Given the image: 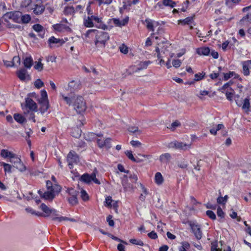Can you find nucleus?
I'll return each mask as SVG.
<instances>
[{"label": "nucleus", "instance_id": "1", "mask_svg": "<svg viewBox=\"0 0 251 251\" xmlns=\"http://www.w3.org/2000/svg\"><path fill=\"white\" fill-rule=\"evenodd\" d=\"M91 32H95L96 33V38L95 40V44L96 47H105L106 42L109 39V36L107 32L99 31L97 29H89L87 31L86 36Z\"/></svg>", "mask_w": 251, "mask_h": 251}, {"label": "nucleus", "instance_id": "2", "mask_svg": "<svg viewBox=\"0 0 251 251\" xmlns=\"http://www.w3.org/2000/svg\"><path fill=\"white\" fill-rule=\"evenodd\" d=\"M73 106L78 113H81L86 109V102L81 96H77L74 99Z\"/></svg>", "mask_w": 251, "mask_h": 251}, {"label": "nucleus", "instance_id": "3", "mask_svg": "<svg viewBox=\"0 0 251 251\" xmlns=\"http://www.w3.org/2000/svg\"><path fill=\"white\" fill-rule=\"evenodd\" d=\"M79 180L86 184H90L92 181H93L97 184H100V182L96 177V174L95 172L92 173L91 174L85 173L82 175L79 178Z\"/></svg>", "mask_w": 251, "mask_h": 251}, {"label": "nucleus", "instance_id": "4", "mask_svg": "<svg viewBox=\"0 0 251 251\" xmlns=\"http://www.w3.org/2000/svg\"><path fill=\"white\" fill-rule=\"evenodd\" d=\"M169 148H174L177 150H182L184 151H187L191 148V144H186L182 142L177 141H174L170 142L168 146Z\"/></svg>", "mask_w": 251, "mask_h": 251}, {"label": "nucleus", "instance_id": "5", "mask_svg": "<svg viewBox=\"0 0 251 251\" xmlns=\"http://www.w3.org/2000/svg\"><path fill=\"white\" fill-rule=\"evenodd\" d=\"M21 12L18 11L8 12L3 15V18L5 21H6L7 19H10L17 23H21Z\"/></svg>", "mask_w": 251, "mask_h": 251}, {"label": "nucleus", "instance_id": "6", "mask_svg": "<svg viewBox=\"0 0 251 251\" xmlns=\"http://www.w3.org/2000/svg\"><path fill=\"white\" fill-rule=\"evenodd\" d=\"M67 161L69 168L72 169L74 164H77L79 162V156L75 151H71L67 155Z\"/></svg>", "mask_w": 251, "mask_h": 251}, {"label": "nucleus", "instance_id": "7", "mask_svg": "<svg viewBox=\"0 0 251 251\" xmlns=\"http://www.w3.org/2000/svg\"><path fill=\"white\" fill-rule=\"evenodd\" d=\"M70 197L68 198V201L69 203L72 205H75L77 204L78 200L77 196L78 194V191L75 190L73 188H69L67 190Z\"/></svg>", "mask_w": 251, "mask_h": 251}, {"label": "nucleus", "instance_id": "8", "mask_svg": "<svg viewBox=\"0 0 251 251\" xmlns=\"http://www.w3.org/2000/svg\"><path fill=\"white\" fill-rule=\"evenodd\" d=\"M190 226L197 240H200L202 237V231L200 225L194 223L190 224Z\"/></svg>", "mask_w": 251, "mask_h": 251}, {"label": "nucleus", "instance_id": "9", "mask_svg": "<svg viewBox=\"0 0 251 251\" xmlns=\"http://www.w3.org/2000/svg\"><path fill=\"white\" fill-rule=\"evenodd\" d=\"M16 75L21 81L29 80L30 79V76L27 74V70L25 68H21L17 71Z\"/></svg>", "mask_w": 251, "mask_h": 251}, {"label": "nucleus", "instance_id": "10", "mask_svg": "<svg viewBox=\"0 0 251 251\" xmlns=\"http://www.w3.org/2000/svg\"><path fill=\"white\" fill-rule=\"evenodd\" d=\"M111 139L110 138H107L104 140H102L100 139H97V143L98 145V146L100 148H102L103 147L106 148L107 149H110L111 147Z\"/></svg>", "mask_w": 251, "mask_h": 251}, {"label": "nucleus", "instance_id": "11", "mask_svg": "<svg viewBox=\"0 0 251 251\" xmlns=\"http://www.w3.org/2000/svg\"><path fill=\"white\" fill-rule=\"evenodd\" d=\"M25 106L32 111H36L37 109V104L32 99L29 98L25 99Z\"/></svg>", "mask_w": 251, "mask_h": 251}, {"label": "nucleus", "instance_id": "12", "mask_svg": "<svg viewBox=\"0 0 251 251\" xmlns=\"http://www.w3.org/2000/svg\"><path fill=\"white\" fill-rule=\"evenodd\" d=\"M53 27L55 31L58 32H63L65 31L71 32L72 31L69 26L62 24H56L54 25Z\"/></svg>", "mask_w": 251, "mask_h": 251}, {"label": "nucleus", "instance_id": "13", "mask_svg": "<svg viewBox=\"0 0 251 251\" xmlns=\"http://www.w3.org/2000/svg\"><path fill=\"white\" fill-rule=\"evenodd\" d=\"M36 1L38 3L35 4L33 12L35 15H40L44 12L45 7L43 5L40 4L42 2L41 0H36Z\"/></svg>", "mask_w": 251, "mask_h": 251}, {"label": "nucleus", "instance_id": "14", "mask_svg": "<svg viewBox=\"0 0 251 251\" xmlns=\"http://www.w3.org/2000/svg\"><path fill=\"white\" fill-rule=\"evenodd\" d=\"M40 208L42 209V210L44 212V213H42L43 215H39V217H49L50 215V213L54 211V209L50 208L44 203L41 204Z\"/></svg>", "mask_w": 251, "mask_h": 251}, {"label": "nucleus", "instance_id": "15", "mask_svg": "<svg viewBox=\"0 0 251 251\" xmlns=\"http://www.w3.org/2000/svg\"><path fill=\"white\" fill-rule=\"evenodd\" d=\"M23 64L25 69H30L33 65V60L31 56L23 58Z\"/></svg>", "mask_w": 251, "mask_h": 251}, {"label": "nucleus", "instance_id": "16", "mask_svg": "<svg viewBox=\"0 0 251 251\" xmlns=\"http://www.w3.org/2000/svg\"><path fill=\"white\" fill-rule=\"evenodd\" d=\"M114 25L117 26L122 27L126 25L129 20L128 17H126L122 21H120L119 19L113 18L112 19Z\"/></svg>", "mask_w": 251, "mask_h": 251}, {"label": "nucleus", "instance_id": "17", "mask_svg": "<svg viewBox=\"0 0 251 251\" xmlns=\"http://www.w3.org/2000/svg\"><path fill=\"white\" fill-rule=\"evenodd\" d=\"M39 102L41 105L40 111L43 114L47 112L49 107V101L47 100H39Z\"/></svg>", "mask_w": 251, "mask_h": 251}, {"label": "nucleus", "instance_id": "18", "mask_svg": "<svg viewBox=\"0 0 251 251\" xmlns=\"http://www.w3.org/2000/svg\"><path fill=\"white\" fill-rule=\"evenodd\" d=\"M55 197V190L54 189H53L50 190H48V191L44 192L43 199L49 200V201H52V200Z\"/></svg>", "mask_w": 251, "mask_h": 251}, {"label": "nucleus", "instance_id": "19", "mask_svg": "<svg viewBox=\"0 0 251 251\" xmlns=\"http://www.w3.org/2000/svg\"><path fill=\"white\" fill-rule=\"evenodd\" d=\"M197 53L200 55H208L210 54V50L208 47H203L197 49Z\"/></svg>", "mask_w": 251, "mask_h": 251}, {"label": "nucleus", "instance_id": "20", "mask_svg": "<svg viewBox=\"0 0 251 251\" xmlns=\"http://www.w3.org/2000/svg\"><path fill=\"white\" fill-rule=\"evenodd\" d=\"M94 21L97 23V25H96L97 27L104 30L107 29V26L106 25L102 22L101 18H100L98 16H95L94 19Z\"/></svg>", "mask_w": 251, "mask_h": 251}, {"label": "nucleus", "instance_id": "21", "mask_svg": "<svg viewBox=\"0 0 251 251\" xmlns=\"http://www.w3.org/2000/svg\"><path fill=\"white\" fill-rule=\"evenodd\" d=\"M50 219L53 221H56L58 222H61L63 221V219H65L63 216H58V214L55 209H54V211L50 213Z\"/></svg>", "mask_w": 251, "mask_h": 251}, {"label": "nucleus", "instance_id": "22", "mask_svg": "<svg viewBox=\"0 0 251 251\" xmlns=\"http://www.w3.org/2000/svg\"><path fill=\"white\" fill-rule=\"evenodd\" d=\"M83 25L85 27H92L94 26L93 22L88 17L85 16L83 18Z\"/></svg>", "mask_w": 251, "mask_h": 251}, {"label": "nucleus", "instance_id": "23", "mask_svg": "<svg viewBox=\"0 0 251 251\" xmlns=\"http://www.w3.org/2000/svg\"><path fill=\"white\" fill-rule=\"evenodd\" d=\"M81 130L78 127L73 128L71 131V135L76 138L80 137L81 134Z\"/></svg>", "mask_w": 251, "mask_h": 251}, {"label": "nucleus", "instance_id": "24", "mask_svg": "<svg viewBox=\"0 0 251 251\" xmlns=\"http://www.w3.org/2000/svg\"><path fill=\"white\" fill-rule=\"evenodd\" d=\"M171 159V154L169 153H165L161 154L159 157V160L161 162L167 163Z\"/></svg>", "mask_w": 251, "mask_h": 251}, {"label": "nucleus", "instance_id": "25", "mask_svg": "<svg viewBox=\"0 0 251 251\" xmlns=\"http://www.w3.org/2000/svg\"><path fill=\"white\" fill-rule=\"evenodd\" d=\"M243 101L244 102L242 103L241 107L243 110L246 112H248L250 111V99L249 98H246Z\"/></svg>", "mask_w": 251, "mask_h": 251}, {"label": "nucleus", "instance_id": "26", "mask_svg": "<svg viewBox=\"0 0 251 251\" xmlns=\"http://www.w3.org/2000/svg\"><path fill=\"white\" fill-rule=\"evenodd\" d=\"M48 43L49 44H59L60 45H62L63 43H64V42L63 41V40L57 39L55 38L54 36H51L50 38H49L48 40Z\"/></svg>", "mask_w": 251, "mask_h": 251}, {"label": "nucleus", "instance_id": "27", "mask_svg": "<svg viewBox=\"0 0 251 251\" xmlns=\"http://www.w3.org/2000/svg\"><path fill=\"white\" fill-rule=\"evenodd\" d=\"M246 61H243L242 62V66H243V71L242 73L245 76H248L250 74V68L248 65L246 64Z\"/></svg>", "mask_w": 251, "mask_h": 251}, {"label": "nucleus", "instance_id": "28", "mask_svg": "<svg viewBox=\"0 0 251 251\" xmlns=\"http://www.w3.org/2000/svg\"><path fill=\"white\" fill-rule=\"evenodd\" d=\"M9 161L13 164V166L14 167V166H16L21 160L15 154L13 153L10 157Z\"/></svg>", "mask_w": 251, "mask_h": 251}, {"label": "nucleus", "instance_id": "29", "mask_svg": "<svg viewBox=\"0 0 251 251\" xmlns=\"http://www.w3.org/2000/svg\"><path fill=\"white\" fill-rule=\"evenodd\" d=\"M155 182L158 185H160L163 183V178L160 173L157 172L156 173L155 175Z\"/></svg>", "mask_w": 251, "mask_h": 251}, {"label": "nucleus", "instance_id": "30", "mask_svg": "<svg viewBox=\"0 0 251 251\" xmlns=\"http://www.w3.org/2000/svg\"><path fill=\"white\" fill-rule=\"evenodd\" d=\"M31 20V17L29 14H25L22 15V13L21 12V22L23 24H27Z\"/></svg>", "mask_w": 251, "mask_h": 251}, {"label": "nucleus", "instance_id": "31", "mask_svg": "<svg viewBox=\"0 0 251 251\" xmlns=\"http://www.w3.org/2000/svg\"><path fill=\"white\" fill-rule=\"evenodd\" d=\"M14 118L15 121L20 124H23L25 122V119L20 114H15Z\"/></svg>", "mask_w": 251, "mask_h": 251}, {"label": "nucleus", "instance_id": "32", "mask_svg": "<svg viewBox=\"0 0 251 251\" xmlns=\"http://www.w3.org/2000/svg\"><path fill=\"white\" fill-rule=\"evenodd\" d=\"M162 4L166 6L174 8L176 5V3L172 0H162Z\"/></svg>", "mask_w": 251, "mask_h": 251}, {"label": "nucleus", "instance_id": "33", "mask_svg": "<svg viewBox=\"0 0 251 251\" xmlns=\"http://www.w3.org/2000/svg\"><path fill=\"white\" fill-rule=\"evenodd\" d=\"M228 197L227 195H225L224 197L221 196L218 197L217 199V202L218 204H225L227 202Z\"/></svg>", "mask_w": 251, "mask_h": 251}, {"label": "nucleus", "instance_id": "34", "mask_svg": "<svg viewBox=\"0 0 251 251\" xmlns=\"http://www.w3.org/2000/svg\"><path fill=\"white\" fill-rule=\"evenodd\" d=\"M125 153L127 157L131 160L135 162H140V160L139 159H136L133 155L132 154V152L131 151H126L125 152Z\"/></svg>", "mask_w": 251, "mask_h": 251}, {"label": "nucleus", "instance_id": "35", "mask_svg": "<svg viewBox=\"0 0 251 251\" xmlns=\"http://www.w3.org/2000/svg\"><path fill=\"white\" fill-rule=\"evenodd\" d=\"M127 130L131 133H137L138 135L142 133V131L138 129V127L135 126H129Z\"/></svg>", "mask_w": 251, "mask_h": 251}, {"label": "nucleus", "instance_id": "36", "mask_svg": "<svg viewBox=\"0 0 251 251\" xmlns=\"http://www.w3.org/2000/svg\"><path fill=\"white\" fill-rule=\"evenodd\" d=\"M13 153L7 150L3 149L1 151L0 155L4 158H10Z\"/></svg>", "mask_w": 251, "mask_h": 251}, {"label": "nucleus", "instance_id": "37", "mask_svg": "<svg viewBox=\"0 0 251 251\" xmlns=\"http://www.w3.org/2000/svg\"><path fill=\"white\" fill-rule=\"evenodd\" d=\"M75 13V9L73 6L66 7L64 10L65 15H71Z\"/></svg>", "mask_w": 251, "mask_h": 251}, {"label": "nucleus", "instance_id": "38", "mask_svg": "<svg viewBox=\"0 0 251 251\" xmlns=\"http://www.w3.org/2000/svg\"><path fill=\"white\" fill-rule=\"evenodd\" d=\"M145 22L147 24V28L151 31H154V29L153 25V21L150 19H146Z\"/></svg>", "mask_w": 251, "mask_h": 251}, {"label": "nucleus", "instance_id": "39", "mask_svg": "<svg viewBox=\"0 0 251 251\" xmlns=\"http://www.w3.org/2000/svg\"><path fill=\"white\" fill-rule=\"evenodd\" d=\"M194 21L193 17H188L186 18L185 19L180 20V23H181L182 24L185 25H190L193 23Z\"/></svg>", "mask_w": 251, "mask_h": 251}, {"label": "nucleus", "instance_id": "40", "mask_svg": "<svg viewBox=\"0 0 251 251\" xmlns=\"http://www.w3.org/2000/svg\"><path fill=\"white\" fill-rule=\"evenodd\" d=\"M151 62L150 61H146L144 62H141L139 64V67L137 68V70L140 71L143 69H146L149 65V64H150Z\"/></svg>", "mask_w": 251, "mask_h": 251}, {"label": "nucleus", "instance_id": "41", "mask_svg": "<svg viewBox=\"0 0 251 251\" xmlns=\"http://www.w3.org/2000/svg\"><path fill=\"white\" fill-rule=\"evenodd\" d=\"M62 98L63 100L66 102V103L67 104H69L70 105L71 104L73 103L74 102V99H75V97H69L64 96V95H62Z\"/></svg>", "mask_w": 251, "mask_h": 251}, {"label": "nucleus", "instance_id": "42", "mask_svg": "<svg viewBox=\"0 0 251 251\" xmlns=\"http://www.w3.org/2000/svg\"><path fill=\"white\" fill-rule=\"evenodd\" d=\"M15 168L17 169L20 172H23L26 170V167L24 165V164L21 161L19 163L17 164L16 166H14Z\"/></svg>", "mask_w": 251, "mask_h": 251}, {"label": "nucleus", "instance_id": "43", "mask_svg": "<svg viewBox=\"0 0 251 251\" xmlns=\"http://www.w3.org/2000/svg\"><path fill=\"white\" fill-rule=\"evenodd\" d=\"M129 242L133 245H139L140 246H144L143 242L140 239H131L129 240Z\"/></svg>", "mask_w": 251, "mask_h": 251}, {"label": "nucleus", "instance_id": "44", "mask_svg": "<svg viewBox=\"0 0 251 251\" xmlns=\"http://www.w3.org/2000/svg\"><path fill=\"white\" fill-rule=\"evenodd\" d=\"M77 86H78V85L77 84L76 82H75L74 80L71 81L68 84V87L70 88V90L71 92L74 91L75 89H76Z\"/></svg>", "mask_w": 251, "mask_h": 251}, {"label": "nucleus", "instance_id": "45", "mask_svg": "<svg viewBox=\"0 0 251 251\" xmlns=\"http://www.w3.org/2000/svg\"><path fill=\"white\" fill-rule=\"evenodd\" d=\"M128 175V178L132 182L136 183L138 180V176L136 174L134 173H131L129 171Z\"/></svg>", "mask_w": 251, "mask_h": 251}, {"label": "nucleus", "instance_id": "46", "mask_svg": "<svg viewBox=\"0 0 251 251\" xmlns=\"http://www.w3.org/2000/svg\"><path fill=\"white\" fill-rule=\"evenodd\" d=\"M25 211L27 213H31L32 215H35L38 216H39V215H43L42 213H40L39 212H36L30 207L26 208Z\"/></svg>", "mask_w": 251, "mask_h": 251}, {"label": "nucleus", "instance_id": "47", "mask_svg": "<svg viewBox=\"0 0 251 251\" xmlns=\"http://www.w3.org/2000/svg\"><path fill=\"white\" fill-rule=\"evenodd\" d=\"M80 196H81V198H82V199L84 201H87L89 199V196H88V194L84 190H82L80 191Z\"/></svg>", "mask_w": 251, "mask_h": 251}, {"label": "nucleus", "instance_id": "48", "mask_svg": "<svg viewBox=\"0 0 251 251\" xmlns=\"http://www.w3.org/2000/svg\"><path fill=\"white\" fill-rule=\"evenodd\" d=\"M34 86L37 89H40L44 86V83L40 79H37L34 82Z\"/></svg>", "mask_w": 251, "mask_h": 251}, {"label": "nucleus", "instance_id": "49", "mask_svg": "<svg viewBox=\"0 0 251 251\" xmlns=\"http://www.w3.org/2000/svg\"><path fill=\"white\" fill-rule=\"evenodd\" d=\"M224 75V80L226 81L231 77L233 76V74H234V72H229L228 73H223Z\"/></svg>", "mask_w": 251, "mask_h": 251}, {"label": "nucleus", "instance_id": "50", "mask_svg": "<svg viewBox=\"0 0 251 251\" xmlns=\"http://www.w3.org/2000/svg\"><path fill=\"white\" fill-rule=\"evenodd\" d=\"M247 21L249 23L251 24V12L247 14L245 16L243 17L240 20L241 22Z\"/></svg>", "mask_w": 251, "mask_h": 251}, {"label": "nucleus", "instance_id": "51", "mask_svg": "<svg viewBox=\"0 0 251 251\" xmlns=\"http://www.w3.org/2000/svg\"><path fill=\"white\" fill-rule=\"evenodd\" d=\"M207 216L212 220L216 219L215 214L211 210H207L206 212Z\"/></svg>", "mask_w": 251, "mask_h": 251}, {"label": "nucleus", "instance_id": "52", "mask_svg": "<svg viewBox=\"0 0 251 251\" xmlns=\"http://www.w3.org/2000/svg\"><path fill=\"white\" fill-rule=\"evenodd\" d=\"M2 166H3L5 172H7L8 173H11L12 166L11 165L3 162Z\"/></svg>", "mask_w": 251, "mask_h": 251}, {"label": "nucleus", "instance_id": "53", "mask_svg": "<svg viewBox=\"0 0 251 251\" xmlns=\"http://www.w3.org/2000/svg\"><path fill=\"white\" fill-rule=\"evenodd\" d=\"M122 184L125 191H126L127 188L130 187V184L128 183L127 179H122Z\"/></svg>", "mask_w": 251, "mask_h": 251}, {"label": "nucleus", "instance_id": "54", "mask_svg": "<svg viewBox=\"0 0 251 251\" xmlns=\"http://www.w3.org/2000/svg\"><path fill=\"white\" fill-rule=\"evenodd\" d=\"M33 29L36 32H39L43 30V27L40 24L34 25L32 26Z\"/></svg>", "mask_w": 251, "mask_h": 251}, {"label": "nucleus", "instance_id": "55", "mask_svg": "<svg viewBox=\"0 0 251 251\" xmlns=\"http://www.w3.org/2000/svg\"><path fill=\"white\" fill-rule=\"evenodd\" d=\"M40 60L41 59H40L39 61L34 66V68L38 71H41L43 69V64L41 62Z\"/></svg>", "mask_w": 251, "mask_h": 251}, {"label": "nucleus", "instance_id": "56", "mask_svg": "<svg viewBox=\"0 0 251 251\" xmlns=\"http://www.w3.org/2000/svg\"><path fill=\"white\" fill-rule=\"evenodd\" d=\"M177 166L181 169H186L188 167V163L187 161L183 160L178 162Z\"/></svg>", "mask_w": 251, "mask_h": 251}, {"label": "nucleus", "instance_id": "57", "mask_svg": "<svg viewBox=\"0 0 251 251\" xmlns=\"http://www.w3.org/2000/svg\"><path fill=\"white\" fill-rule=\"evenodd\" d=\"M205 75V73L203 72L202 73H198L195 75V80L199 81L201 80Z\"/></svg>", "mask_w": 251, "mask_h": 251}, {"label": "nucleus", "instance_id": "58", "mask_svg": "<svg viewBox=\"0 0 251 251\" xmlns=\"http://www.w3.org/2000/svg\"><path fill=\"white\" fill-rule=\"evenodd\" d=\"M41 98L39 100H48V95L45 90H42L41 91Z\"/></svg>", "mask_w": 251, "mask_h": 251}, {"label": "nucleus", "instance_id": "59", "mask_svg": "<svg viewBox=\"0 0 251 251\" xmlns=\"http://www.w3.org/2000/svg\"><path fill=\"white\" fill-rule=\"evenodd\" d=\"M120 50L121 52L126 54L128 51V48L125 46L124 44H123L121 46L119 47Z\"/></svg>", "mask_w": 251, "mask_h": 251}, {"label": "nucleus", "instance_id": "60", "mask_svg": "<svg viewBox=\"0 0 251 251\" xmlns=\"http://www.w3.org/2000/svg\"><path fill=\"white\" fill-rule=\"evenodd\" d=\"M217 214L218 216L221 218H224L225 217V213L220 206L217 208Z\"/></svg>", "mask_w": 251, "mask_h": 251}, {"label": "nucleus", "instance_id": "61", "mask_svg": "<svg viewBox=\"0 0 251 251\" xmlns=\"http://www.w3.org/2000/svg\"><path fill=\"white\" fill-rule=\"evenodd\" d=\"M181 62L179 59L173 60L172 65L175 68H178L181 65Z\"/></svg>", "mask_w": 251, "mask_h": 251}, {"label": "nucleus", "instance_id": "62", "mask_svg": "<svg viewBox=\"0 0 251 251\" xmlns=\"http://www.w3.org/2000/svg\"><path fill=\"white\" fill-rule=\"evenodd\" d=\"M235 102L236 104L239 106L241 107L243 103V100L242 99H240L239 95H237L235 98Z\"/></svg>", "mask_w": 251, "mask_h": 251}, {"label": "nucleus", "instance_id": "63", "mask_svg": "<svg viewBox=\"0 0 251 251\" xmlns=\"http://www.w3.org/2000/svg\"><path fill=\"white\" fill-rule=\"evenodd\" d=\"M117 168L121 172H124L127 174L129 173V171L125 170L124 166L122 164H118Z\"/></svg>", "mask_w": 251, "mask_h": 251}, {"label": "nucleus", "instance_id": "64", "mask_svg": "<svg viewBox=\"0 0 251 251\" xmlns=\"http://www.w3.org/2000/svg\"><path fill=\"white\" fill-rule=\"evenodd\" d=\"M112 216L109 215L107 217V221L108 223V225L110 226H114V222L112 220Z\"/></svg>", "mask_w": 251, "mask_h": 251}]
</instances>
